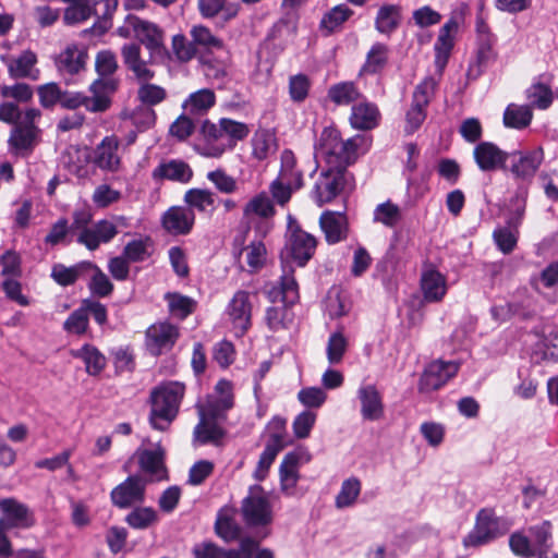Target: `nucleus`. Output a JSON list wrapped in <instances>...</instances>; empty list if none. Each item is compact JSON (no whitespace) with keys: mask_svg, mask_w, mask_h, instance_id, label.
Here are the masks:
<instances>
[{"mask_svg":"<svg viewBox=\"0 0 558 558\" xmlns=\"http://www.w3.org/2000/svg\"><path fill=\"white\" fill-rule=\"evenodd\" d=\"M226 314L235 336H243L251 327L252 303L247 291H236L229 302Z\"/></svg>","mask_w":558,"mask_h":558,"instance_id":"16","label":"nucleus"},{"mask_svg":"<svg viewBox=\"0 0 558 558\" xmlns=\"http://www.w3.org/2000/svg\"><path fill=\"white\" fill-rule=\"evenodd\" d=\"M403 219L401 207L391 199L377 204L373 210L372 221L386 229L397 228Z\"/></svg>","mask_w":558,"mask_h":558,"instance_id":"36","label":"nucleus"},{"mask_svg":"<svg viewBox=\"0 0 558 558\" xmlns=\"http://www.w3.org/2000/svg\"><path fill=\"white\" fill-rule=\"evenodd\" d=\"M215 530L217 535L227 542L234 541L239 537L241 530L233 518L232 509L223 508L218 512Z\"/></svg>","mask_w":558,"mask_h":558,"instance_id":"47","label":"nucleus"},{"mask_svg":"<svg viewBox=\"0 0 558 558\" xmlns=\"http://www.w3.org/2000/svg\"><path fill=\"white\" fill-rule=\"evenodd\" d=\"M275 151L274 137L267 132L256 133L252 140V155L257 160H265Z\"/></svg>","mask_w":558,"mask_h":558,"instance_id":"63","label":"nucleus"},{"mask_svg":"<svg viewBox=\"0 0 558 558\" xmlns=\"http://www.w3.org/2000/svg\"><path fill=\"white\" fill-rule=\"evenodd\" d=\"M147 484L148 481L142 475L134 474L128 476L111 490L110 500L112 505L119 509H128L134 505L143 504L145 501Z\"/></svg>","mask_w":558,"mask_h":558,"instance_id":"9","label":"nucleus"},{"mask_svg":"<svg viewBox=\"0 0 558 558\" xmlns=\"http://www.w3.org/2000/svg\"><path fill=\"white\" fill-rule=\"evenodd\" d=\"M38 133L36 126L16 124L11 132L9 145L15 153L28 151L35 146Z\"/></svg>","mask_w":558,"mask_h":558,"instance_id":"41","label":"nucleus"},{"mask_svg":"<svg viewBox=\"0 0 558 558\" xmlns=\"http://www.w3.org/2000/svg\"><path fill=\"white\" fill-rule=\"evenodd\" d=\"M509 151L500 149L492 142H481L473 149V158L483 172H494L505 169L509 159Z\"/></svg>","mask_w":558,"mask_h":558,"instance_id":"20","label":"nucleus"},{"mask_svg":"<svg viewBox=\"0 0 558 558\" xmlns=\"http://www.w3.org/2000/svg\"><path fill=\"white\" fill-rule=\"evenodd\" d=\"M184 201L189 205L187 208L206 211L214 207L215 195L209 190L192 189L185 193Z\"/></svg>","mask_w":558,"mask_h":558,"instance_id":"58","label":"nucleus"},{"mask_svg":"<svg viewBox=\"0 0 558 558\" xmlns=\"http://www.w3.org/2000/svg\"><path fill=\"white\" fill-rule=\"evenodd\" d=\"M236 256L242 269H245V264L247 266V271L255 272L266 264L267 250L262 241H253L241 248Z\"/></svg>","mask_w":558,"mask_h":558,"instance_id":"34","label":"nucleus"},{"mask_svg":"<svg viewBox=\"0 0 558 558\" xmlns=\"http://www.w3.org/2000/svg\"><path fill=\"white\" fill-rule=\"evenodd\" d=\"M194 222V211L186 207H171L162 216V227L173 235L190 233Z\"/></svg>","mask_w":558,"mask_h":558,"instance_id":"26","label":"nucleus"},{"mask_svg":"<svg viewBox=\"0 0 558 558\" xmlns=\"http://www.w3.org/2000/svg\"><path fill=\"white\" fill-rule=\"evenodd\" d=\"M533 119V111L529 105L510 104L504 112L506 128L522 130L527 128Z\"/></svg>","mask_w":558,"mask_h":558,"instance_id":"42","label":"nucleus"},{"mask_svg":"<svg viewBox=\"0 0 558 558\" xmlns=\"http://www.w3.org/2000/svg\"><path fill=\"white\" fill-rule=\"evenodd\" d=\"M0 510L3 517L0 522L7 529H29L35 524V518L29 508L14 498L0 500Z\"/></svg>","mask_w":558,"mask_h":558,"instance_id":"17","label":"nucleus"},{"mask_svg":"<svg viewBox=\"0 0 558 558\" xmlns=\"http://www.w3.org/2000/svg\"><path fill=\"white\" fill-rule=\"evenodd\" d=\"M117 88L113 78L95 80L89 88V95L84 94V108L93 113L105 112L111 106L110 96Z\"/></svg>","mask_w":558,"mask_h":558,"instance_id":"19","label":"nucleus"},{"mask_svg":"<svg viewBox=\"0 0 558 558\" xmlns=\"http://www.w3.org/2000/svg\"><path fill=\"white\" fill-rule=\"evenodd\" d=\"M291 305H276L266 310L265 320L268 328L272 331L286 329L293 322V313L290 310Z\"/></svg>","mask_w":558,"mask_h":558,"instance_id":"49","label":"nucleus"},{"mask_svg":"<svg viewBox=\"0 0 558 558\" xmlns=\"http://www.w3.org/2000/svg\"><path fill=\"white\" fill-rule=\"evenodd\" d=\"M276 215V208L267 192L263 191L251 197L242 210V219L253 225L257 221H266Z\"/></svg>","mask_w":558,"mask_h":558,"instance_id":"24","label":"nucleus"},{"mask_svg":"<svg viewBox=\"0 0 558 558\" xmlns=\"http://www.w3.org/2000/svg\"><path fill=\"white\" fill-rule=\"evenodd\" d=\"M525 97L530 102V107L539 110L548 109L554 100V94L550 85L541 81H535L526 88Z\"/></svg>","mask_w":558,"mask_h":558,"instance_id":"44","label":"nucleus"},{"mask_svg":"<svg viewBox=\"0 0 558 558\" xmlns=\"http://www.w3.org/2000/svg\"><path fill=\"white\" fill-rule=\"evenodd\" d=\"M348 345L349 342L342 326L330 333L326 345V355L330 365H338L342 362Z\"/></svg>","mask_w":558,"mask_h":558,"instance_id":"48","label":"nucleus"},{"mask_svg":"<svg viewBox=\"0 0 558 558\" xmlns=\"http://www.w3.org/2000/svg\"><path fill=\"white\" fill-rule=\"evenodd\" d=\"M529 190L526 186H519L515 195L510 199L506 223L514 229L522 225Z\"/></svg>","mask_w":558,"mask_h":558,"instance_id":"46","label":"nucleus"},{"mask_svg":"<svg viewBox=\"0 0 558 558\" xmlns=\"http://www.w3.org/2000/svg\"><path fill=\"white\" fill-rule=\"evenodd\" d=\"M380 113L373 102L363 100L352 106L350 124L355 130H372L379 123Z\"/></svg>","mask_w":558,"mask_h":558,"instance_id":"30","label":"nucleus"},{"mask_svg":"<svg viewBox=\"0 0 558 558\" xmlns=\"http://www.w3.org/2000/svg\"><path fill=\"white\" fill-rule=\"evenodd\" d=\"M510 529V522L497 517L490 508L481 509L475 519L473 530L464 537L463 544L469 546H481L505 535Z\"/></svg>","mask_w":558,"mask_h":558,"instance_id":"3","label":"nucleus"},{"mask_svg":"<svg viewBox=\"0 0 558 558\" xmlns=\"http://www.w3.org/2000/svg\"><path fill=\"white\" fill-rule=\"evenodd\" d=\"M458 28V21L454 17H451L439 29L438 37L435 43V63L440 72L447 64L449 54L454 45V36Z\"/></svg>","mask_w":558,"mask_h":558,"instance_id":"27","label":"nucleus"},{"mask_svg":"<svg viewBox=\"0 0 558 558\" xmlns=\"http://www.w3.org/2000/svg\"><path fill=\"white\" fill-rule=\"evenodd\" d=\"M319 227L328 244H337L348 238L349 221L344 213L323 211L319 217Z\"/></svg>","mask_w":558,"mask_h":558,"instance_id":"22","label":"nucleus"},{"mask_svg":"<svg viewBox=\"0 0 558 558\" xmlns=\"http://www.w3.org/2000/svg\"><path fill=\"white\" fill-rule=\"evenodd\" d=\"M278 178L296 189L303 186V173L298 169L296 158L290 149H284L281 154V168Z\"/></svg>","mask_w":558,"mask_h":558,"instance_id":"45","label":"nucleus"},{"mask_svg":"<svg viewBox=\"0 0 558 558\" xmlns=\"http://www.w3.org/2000/svg\"><path fill=\"white\" fill-rule=\"evenodd\" d=\"M88 54L84 46L68 44L56 57L54 65L61 75H75L84 70Z\"/></svg>","mask_w":558,"mask_h":558,"instance_id":"21","label":"nucleus"},{"mask_svg":"<svg viewBox=\"0 0 558 558\" xmlns=\"http://www.w3.org/2000/svg\"><path fill=\"white\" fill-rule=\"evenodd\" d=\"M149 245L150 239L148 236L132 240L124 246L122 255L130 263L144 262L150 256Z\"/></svg>","mask_w":558,"mask_h":558,"instance_id":"57","label":"nucleus"},{"mask_svg":"<svg viewBox=\"0 0 558 558\" xmlns=\"http://www.w3.org/2000/svg\"><path fill=\"white\" fill-rule=\"evenodd\" d=\"M199 422L194 428V441L198 445L213 444L219 446L226 435L225 429L216 422L221 416H210L205 408H198Z\"/></svg>","mask_w":558,"mask_h":558,"instance_id":"23","label":"nucleus"},{"mask_svg":"<svg viewBox=\"0 0 558 558\" xmlns=\"http://www.w3.org/2000/svg\"><path fill=\"white\" fill-rule=\"evenodd\" d=\"M351 310L350 301L338 289H331L325 301L326 314L331 318H340Z\"/></svg>","mask_w":558,"mask_h":558,"instance_id":"54","label":"nucleus"},{"mask_svg":"<svg viewBox=\"0 0 558 558\" xmlns=\"http://www.w3.org/2000/svg\"><path fill=\"white\" fill-rule=\"evenodd\" d=\"M241 514L250 527H265L272 521V506L269 494L259 485L248 488L241 502Z\"/></svg>","mask_w":558,"mask_h":558,"instance_id":"5","label":"nucleus"},{"mask_svg":"<svg viewBox=\"0 0 558 558\" xmlns=\"http://www.w3.org/2000/svg\"><path fill=\"white\" fill-rule=\"evenodd\" d=\"M128 22L133 28L135 37L149 51L151 59L165 57V33L157 24L136 16H129Z\"/></svg>","mask_w":558,"mask_h":558,"instance_id":"10","label":"nucleus"},{"mask_svg":"<svg viewBox=\"0 0 558 558\" xmlns=\"http://www.w3.org/2000/svg\"><path fill=\"white\" fill-rule=\"evenodd\" d=\"M190 35L195 45H198L205 49H221L223 43L220 38L216 37L211 31L204 25H195L192 27Z\"/></svg>","mask_w":558,"mask_h":558,"instance_id":"60","label":"nucleus"},{"mask_svg":"<svg viewBox=\"0 0 558 558\" xmlns=\"http://www.w3.org/2000/svg\"><path fill=\"white\" fill-rule=\"evenodd\" d=\"M37 56L32 50H24L20 56L13 58L8 63V71L14 78L28 77L37 80L39 70L36 68Z\"/></svg>","mask_w":558,"mask_h":558,"instance_id":"33","label":"nucleus"},{"mask_svg":"<svg viewBox=\"0 0 558 558\" xmlns=\"http://www.w3.org/2000/svg\"><path fill=\"white\" fill-rule=\"evenodd\" d=\"M70 354L85 364V371L90 376L99 375L107 364L105 355L93 344L86 343L80 349H72Z\"/></svg>","mask_w":558,"mask_h":558,"instance_id":"35","label":"nucleus"},{"mask_svg":"<svg viewBox=\"0 0 558 558\" xmlns=\"http://www.w3.org/2000/svg\"><path fill=\"white\" fill-rule=\"evenodd\" d=\"M193 171L182 160H169L158 165L151 173L154 180H170L186 183L191 180Z\"/></svg>","mask_w":558,"mask_h":558,"instance_id":"32","label":"nucleus"},{"mask_svg":"<svg viewBox=\"0 0 558 558\" xmlns=\"http://www.w3.org/2000/svg\"><path fill=\"white\" fill-rule=\"evenodd\" d=\"M287 250L300 267H303L314 256L317 239L303 230L298 223L290 222L288 228Z\"/></svg>","mask_w":558,"mask_h":558,"instance_id":"11","label":"nucleus"},{"mask_svg":"<svg viewBox=\"0 0 558 558\" xmlns=\"http://www.w3.org/2000/svg\"><path fill=\"white\" fill-rule=\"evenodd\" d=\"M120 140L117 135L105 136L93 151V163L105 172L117 173L123 168L119 154Z\"/></svg>","mask_w":558,"mask_h":558,"instance_id":"15","label":"nucleus"},{"mask_svg":"<svg viewBox=\"0 0 558 558\" xmlns=\"http://www.w3.org/2000/svg\"><path fill=\"white\" fill-rule=\"evenodd\" d=\"M157 521L158 513L151 507H137L125 517V522L136 530L147 529Z\"/></svg>","mask_w":558,"mask_h":558,"instance_id":"56","label":"nucleus"},{"mask_svg":"<svg viewBox=\"0 0 558 558\" xmlns=\"http://www.w3.org/2000/svg\"><path fill=\"white\" fill-rule=\"evenodd\" d=\"M372 145L371 137L354 135L342 140L340 132L332 126L324 128L314 146V156L325 168L348 171L360 156L366 154Z\"/></svg>","mask_w":558,"mask_h":558,"instance_id":"1","label":"nucleus"},{"mask_svg":"<svg viewBox=\"0 0 558 558\" xmlns=\"http://www.w3.org/2000/svg\"><path fill=\"white\" fill-rule=\"evenodd\" d=\"M129 227L130 220L125 216L116 215L110 219H100L92 225L89 229L78 232L76 242L88 251H96L101 244L110 243L121 229Z\"/></svg>","mask_w":558,"mask_h":558,"instance_id":"7","label":"nucleus"},{"mask_svg":"<svg viewBox=\"0 0 558 558\" xmlns=\"http://www.w3.org/2000/svg\"><path fill=\"white\" fill-rule=\"evenodd\" d=\"M508 170L513 179L520 182L519 186H526L534 179L541 168L545 154L542 146L533 148H522L509 151Z\"/></svg>","mask_w":558,"mask_h":558,"instance_id":"6","label":"nucleus"},{"mask_svg":"<svg viewBox=\"0 0 558 558\" xmlns=\"http://www.w3.org/2000/svg\"><path fill=\"white\" fill-rule=\"evenodd\" d=\"M206 177L220 193L233 194L239 189L238 180L222 169L209 171Z\"/></svg>","mask_w":558,"mask_h":558,"instance_id":"64","label":"nucleus"},{"mask_svg":"<svg viewBox=\"0 0 558 558\" xmlns=\"http://www.w3.org/2000/svg\"><path fill=\"white\" fill-rule=\"evenodd\" d=\"M317 414L312 410H304L301 413H299L292 423V429L295 438H308L313 427L315 426Z\"/></svg>","mask_w":558,"mask_h":558,"instance_id":"62","label":"nucleus"},{"mask_svg":"<svg viewBox=\"0 0 558 558\" xmlns=\"http://www.w3.org/2000/svg\"><path fill=\"white\" fill-rule=\"evenodd\" d=\"M92 267H87V275L90 274L88 288L94 295L105 298L111 294L113 284L107 275L94 263L90 262Z\"/></svg>","mask_w":558,"mask_h":558,"instance_id":"52","label":"nucleus"},{"mask_svg":"<svg viewBox=\"0 0 558 558\" xmlns=\"http://www.w3.org/2000/svg\"><path fill=\"white\" fill-rule=\"evenodd\" d=\"M360 402V413L364 421H379L385 415V404L381 392L374 384H363L356 391Z\"/></svg>","mask_w":558,"mask_h":558,"instance_id":"18","label":"nucleus"},{"mask_svg":"<svg viewBox=\"0 0 558 558\" xmlns=\"http://www.w3.org/2000/svg\"><path fill=\"white\" fill-rule=\"evenodd\" d=\"M185 386L180 381H165L150 392L149 423L154 429L165 432L177 417L184 398Z\"/></svg>","mask_w":558,"mask_h":558,"instance_id":"2","label":"nucleus"},{"mask_svg":"<svg viewBox=\"0 0 558 558\" xmlns=\"http://www.w3.org/2000/svg\"><path fill=\"white\" fill-rule=\"evenodd\" d=\"M205 413L210 416H225V413L233 407L232 384L221 379L215 387V395L209 396L202 405Z\"/></svg>","mask_w":558,"mask_h":558,"instance_id":"28","label":"nucleus"},{"mask_svg":"<svg viewBox=\"0 0 558 558\" xmlns=\"http://www.w3.org/2000/svg\"><path fill=\"white\" fill-rule=\"evenodd\" d=\"M519 229H514L506 223L505 227L497 228L493 238L497 247L504 253H511L518 242Z\"/></svg>","mask_w":558,"mask_h":558,"instance_id":"59","label":"nucleus"},{"mask_svg":"<svg viewBox=\"0 0 558 558\" xmlns=\"http://www.w3.org/2000/svg\"><path fill=\"white\" fill-rule=\"evenodd\" d=\"M180 337L178 326L163 320L150 325L145 332L146 350L154 356L172 350Z\"/></svg>","mask_w":558,"mask_h":558,"instance_id":"8","label":"nucleus"},{"mask_svg":"<svg viewBox=\"0 0 558 558\" xmlns=\"http://www.w3.org/2000/svg\"><path fill=\"white\" fill-rule=\"evenodd\" d=\"M87 267H92L90 262L87 260L80 262L70 267L63 264H54L51 269V278L62 287L71 286L78 278L87 275Z\"/></svg>","mask_w":558,"mask_h":558,"instance_id":"40","label":"nucleus"},{"mask_svg":"<svg viewBox=\"0 0 558 558\" xmlns=\"http://www.w3.org/2000/svg\"><path fill=\"white\" fill-rule=\"evenodd\" d=\"M202 140L197 145L199 155L209 158H219L225 153L232 150L218 123L205 120L201 128Z\"/></svg>","mask_w":558,"mask_h":558,"instance_id":"14","label":"nucleus"},{"mask_svg":"<svg viewBox=\"0 0 558 558\" xmlns=\"http://www.w3.org/2000/svg\"><path fill=\"white\" fill-rule=\"evenodd\" d=\"M388 52L389 49L386 45L381 43L374 44L367 52L362 71L371 74L379 72L388 61Z\"/></svg>","mask_w":558,"mask_h":558,"instance_id":"55","label":"nucleus"},{"mask_svg":"<svg viewBox=\"0 0 558 558\" xmlns=\"http://www.w3.org/2000/svg\"><path fill=\"white\" fill-rule=\"evenodd\" d=\"M447 289V279L438 270L428 268L422 272L421 290L426 302H440L445 298Z\"/></svg>","mask_w":558,"mask_h":558,"instance_id":"29","label":"nucleus"},{"mask_svg":"<svg viewBox=\"0 0 558 558\" xmlns=\"http://www.w3.org/2000/svg\"><path fill=\"white\" fill-rule=\"evenodd\" d=\"M352 187L353 178L348 171L324 168L314 182L311 197L317 206L322 207Z\"/></svg>","mask_w":558,"mask_h":558,"instance_id":"4","label":"nucleus"},{"mask_svg":"<svg viewBox=\"0 0 558 558\" xmlns=\"http://www.w3.org/2000/svg\"><path fill=\"white\" fill-rule=\"evenodd\" d=\"M166 300L170 312L182 319L192 314L196 305L193 299L180 293H167Z\"/></svg>","mask_w":558,"mask_h":558,"instance_id":"61","label":"nucleus"},{"mask_svg":"<svg viewBox=\"0 0 558 558\" xmlns=\"http://www.w3.org/2000/svg\"><path fill=\"white\" fill-rule=\"evenodd\" d=\"M216 104V95L209 88H203L191 93L183 101L182 108L190 116H204Z\"/></svg>","mask_w":558,"mask_h":558,"instance_id":"37","label":"nucleus"},{"mask_svg":"<svg viewBox=\"0 0 558 558\" xmlns=\"http://www.w3.org/2000/svg\"><path fill=\"white\" fill-rule=\"evenodd\" d=\"M124 64L133 72L135 77L141 82H148L154 78L155 72L150 65L155 59L149 57L144 60L141 54V46L137 44H126L121 49Z\"/></svg>","mask_w":558,"mask_h":558,"instance_id":"25","label":"nucleus"},{"mask_svg":"<svg viewBox=\"0 0 558 558\" xmlns=\"http://www.w3.org/2000/svg\"><path fill=\"white\" fill-rule=\"evenodd\" d=\"M459 368L460 363L456 361L436 360L430 362L421 375L418 390L428 393L440 389L457 375Z\"/></svg>","mask_w":558,"mask_h":558,"instance_id":"12","label":"nucleus"},{"mask_svg":"<svg viewBox=\"0 0 558 558\" xmlns=\"http://www.w3.org/2000/svg\"><path fill=\"white\" fill-rule=\"evenodd\" d=\"M133 457L137 459L140 475L148 483L168 480L165 450L161 446L158 445L155 449L138 448Z\"/></svg>","mask_w":558,"mask_h":558,"instance_id":"13","label":"nucleus"},{"mask_svg":"<svg viewBox=\"0 0 558 558\" xmlns=\"http://www.w3.org/2000/svg\"><path fill=\"white\" fill-rule=\"evenodd\" d=\"M267 295L271 302H281L286 305L295 304L299 300V286L292 271H284L278 284L267 291Z\"/></svg>","mask_w":558,"mask_h":558,"instance_id":"31","label":"nucleus"},{"mask_svg":"<svg viewBox=\"0 0 558 558\" xmlns=\"http://www.w3.org/2000/svg\"><path fill=\"white\" fill-rule=\"evenodd\" d=\"M218 125L230 143L232 149L239 142L245 140L250 134V128L247 124L229 118H221L218 121Z\"/></svg>","mask_w":558,"mask_h":558,"instance_id":"53","label":"nucleus"},{"mask_svg":"<svg viewBox=\"0 0 558 558\" xmlns=\"http://www.w3.org/2000/svg\"><path fill=\"white\" fill-rule=\"evenodd\" d=\"M361 489L362 484L357 477L351 476L344 480L335 499L336 507L343 509L353 506L361 494Z\"/></svg>","mask_w":558,"mask_h":558,"instance_id":"51","label":"nucleus"},{"mask_svg":"<svg viewBox=\"0 0 558 558\" xmlns=\"http://www.w3.org/2000/svg\"><path fill=\"white\" fill-rule=\"evenodd\" d=\"M300 460V453L298 452H289L283 458L281 464H280V483L281 488L287 494H292L298 480H299V473H298V465Z\"/></svg>","mask_w":558,"mask_h":558,"instance_id":"43","label":"nucleus"},{"mask_svg":"<svg viewBox=\"0 0 558 558\" xmlns=\"http://www.w3.org/2000/svg\"><path fill=\"white\" fill-rule=\"evenodd\" d=\"M328 99L336 106H350L362 99L363 95L352 81L332 84L327 92Z\"/></svg>","mask_w":558,"mask_h":558,"instance_id":"38","label":"nucleus"},{"mask_svg":"<svg viewBox=\"0 0 558 558\" xmlns=\"http://www.w3.org/2000/svg\"><path fill=\"white\" fill-rule=\"evenodd\" d=\"M353 14V11L345 4L333 7L324 14L319 27L326 35L331 34L341 27V25Z\"/></svg>","mask_w":558,"mask_h":558,"instance_id":"50","label":"nucleus"},{"mask_svg":"<svg viewBox=\"0 0 558 558\" xmlns=\"http://www.w3.org/2000/svg\"><path fill=\"white\" fill-rule=\"evenodd\" d=\"M401 7L398 4H384L379 8L376 19L375 28L378 33L390 36L401 23Z\"/></svg>","mask_w":558,"mask_h":558,"instance_id":"39","label":"nucleus"}]
</instances>
